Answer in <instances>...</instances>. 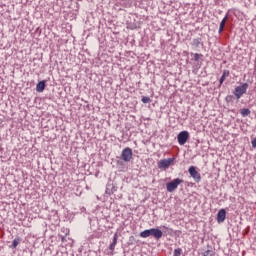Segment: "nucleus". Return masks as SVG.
<instances>
[{
    "label": "nucleus",
    "mask_w": 256,
    "mask_h": 256,
    "mask_svg": "<svg viewBox=\"0 0 256 256\" xmlns=\"http://www.w3.org/2000/svg\"><path fill=\"white\" fill-rule=\"evenodd\" d=\"M140 237H142V239H147V237H154V239L159 241V239L163 237V231H161L159 228L147 229L140 233Z\"/></svg>",
    "instance_id": "1"
},
{
    "label": "nucleus",
    "mask_w": 256,
    "mask_h": 256,
    "mask_svg": "<svg viewBox=\"0 0 256 256\" xmlns=\"http://www.w3.org/2000/svg\"><path fill=\"white\" fill-rule=\"evenodd\" d=\"M119 159H121V161H124V163H129L133 159V149H131L130 147L124 148L121 152Z\"/></svg>",
    "instance_id": "2"
},
{
    "label": "nucleus",
    "mask_w": 256,
    "mask_h": 256,
    "mask_svg": "<svg viewBox=\"0 0 256 256\" xmlns=\"http://www.w3.org/2000/svg\"><path fill=\"white\" fill-rule=\"evenodd\" d=\"M181 183H184V180L180 178H175L171 182L166 183V189L168 193H173V191H175L177 187L181 185Z\"/></svg>",
    "instance_id": "3"
},
{
    "label": "nucleus",
    "mask_w": 256,
    "mask_h": 256,
    "mask_svg": "<svg viewBox=\"0 0 256 256\" xmlns=\"http://www.w3.org/2000/svg\"><path fill=\"white\" fill-rule=\"evenodd\" d=\"M247 89H249V84L244 83L241 86H237L234 90V95L237 99H241L245 93H247Z\"/></svg>",
    "instance_id": "4"
},
{
    "label": "nucleus",
    "mask_w": 256,
    "mask_h": 256,
    "mask_svg": "<svg viewBox=\"0 0 256 256\" xmlns=\"http://www.w3.org/2000/svg\"><path fill=\"white\" fill-rule=\"evenodd\" d=\"M188 173L194 179L195 183H201V173L197 171V167L190 166L188 168Z\"/></svg>",
    "instance_id": "5"
},
{
    "label": "nucleus",
    "mask_w": 256,
    "mask_h": 256,
    "mask_svg": "<svg viewBox=\"0 0 256 256\" xmlns=\"http://www.w3.org/2000/svg\"><path fill=\"white\" fill-rule=\"evenodd\" d=\"M175 163V158L162 159L158 162V169H169Z\"/></svg>",
    "instance_id": "6"
},
{
    "label": "nucleus",
    "mask_w": 256,
    "mask_h": 256,
    "mask_svg": "<svg viewBox=\"0 0 256 256\" xmlns=\"http://www.w3.org/2000/svg\"><path fill=\"white\" fill-rule=\"evenodd\" d=\"M177 141H178L179 145H185V143H187V141H189V132L181 131L177 135Z\"/></svg>",
    "instance_id": "7"
},
{
    "label": "nucleus",
    "mask_w": 256,
    "mask_h": 256,
    "mask_svg": "<svg viewBox=\"0 0 256 256\" xmlns=\"http://www.w3.org/2000/svg\"><path fill=\"white\" fill-rule=\"evenodd\" d=\"M217 223H225V219H227V210L224 208L220 209L216 216Z\"/></svg>",
    "instance_id": "8"
},
{
    "label": "nucleus",
    "mask_w": 256,
    "mask_h": 256,
    "mask_svg": "<svg viewBox=\"0 0 256 256\" xmlns=\"http://www.w3.org/2000/svg\"><path fill=\"white\" fill-rule=\"evenodd\" d=\"M45 87H47V81L46 80L39 81L36 85V91L38 93H43V91H45Z\"/></svg>",
    "instance_id": "9"
},
{
    "label": "nucleus",
    "mask_w": 256,
    "mask_h": 256,
    "mask_svg": "<svg viewBox=\"0 0 256 256\" xmlns=\"http://www.w3.org/2000/svg\"><path fill=\"white\" fill-rule=\"evenodd\" d=\"M228 19H229V14H226V16L220 22V26H219V30H218L219 35H221V33H223V31L225 29V24L227 23Z\"/></svg>",
    "instance_id": "10"
},
{
    "label": "nucleus",
    "mask_w": 256,
    "mask_h": 256,
    "mask_svg": "<svg viewBox=\"0 0 256 256\" xmlns=\"http://www.w3.org/2000/svg\"><path fill=\"white\" fill-rule=\"evenodd\" d=\"M229 75H230L229 70L223 71V74L219 79V87H221L223 83H225V80L227 79V77H229Z\"/></svg>",
    "instance_id": "11"
},
{
    "label": "nucleus",
    "mask_w": 256,
    "mask_h": 256,
    "mask_svg": "<svg viewBox=\"0 0 256 256\" xmlns=\"http://www.w3.org/2000/svg\"><path fill=\"white\" fill-rule=\"evenodd\" d=\"M119 239V235L117 233L114 234L112 243L109 246L110 251H115V245H117V240Z\"/></svg>",
    "instance_id": "12"
},
{
    "label": "nucleus",
    "mask_w": 256,
    "mask_h": 256,
    "mask_svg": "<svg viewBox=\"0 0 256 256\" xmlns=\"http://www.w3.org/2000/svg\"><path fill=\"white\" fill-rule=\"evenodd\" d=\"M240 113L242 117H249V115H251V110H249V108H243L240 110Z\"/></svg>",
    "instance_id": "13"
},
{
    "label": "nucleus",
    "mask_w": 256,
    "mask_h": 256,
    "mask_svg": "<svg viewBox=\"0 0 256 256\" xmlns=\"http://www.w3.org/2000/svg\"><path fill=\"white\" fill-rule=\"evenodd\" d=\"M21 243V238H15L12 242L11 248L12 249H17V246Z\"/></svg>",
    "instance_id": "14"
},
{
    "label": "nucleus",
    "mask_w": 256,
    "mask_h": 256,
    "mask_svg": "<svg viewBox=\"0 0 256 256\" xmlns=\"http://www.w3.org/2000/svg\"><path fill=\"white\" fill-rule=\"evenodd\" d=\"M201 45V38L193 39L192 46L193 47H199Z\"/></svg>",
    "instance_id": "15"
},
{
    "label": "nucleus",
    "mask_w": 256,
    "mask_h": 256,
    "mask_svg": "<svg viewBox=\"0 0 256 256\" xmlns=\"http://www.w3.org/2000/svg\"><path fill=\"white\" fill-rule=\"evenodd\" d=\"M106 195H113V188H111V184L106 186Z\"/></svg>",
    "instance_id": "16"
},
{
    "label": "nucleus",
    "mask_w": 256,
    "mask_h": 256,
    "mask_svg": "<svg viewBox=\"0 0 256 256\" xmlns=\"http://www.w3.org/2000/svg\"><path fill=\"white\" fill-rule=\"evenodd\" d=\"M183 255V249L177 248L174 250V255L173 256H181Z\"/></svg>",
    "instance_id": "17"
},
{
    "label": "nucleus",
    "mask_w": 256,
    "mask_h": 256,
    "mask_svg": "<svg viewBox=\"0 0 256 256\" xmlns=\"http://www.w3.org/2000/svg\"><path fill=\"white\" fill-rule=\"evenodd\" d=\"M203 256H215V251L206 250L205 252H203Z\"/></svg>",
    "instance_id": "18"
},
{
    "label": "nucleus",
    "mask_w": 256,
    "mask_h": 256,
    "mask_svg": "<svg viewBox=\"0 0 256 256\" xmlns=\"http://www.w3.org/2000/svg\"><path fill=\"white\" fill-rule=\"evenodd\" d=\"M142 103H151V98L148 97V96H142V99H141Z\"/></svg>",
    "instance_id": "19"
},
{
    "label": "nucleus",
    "mask_w": 256,
    "mask_h": 256,
    "mask_svg": "<svg viewBox=\"0 0 256 256\" xmlns=\"http://www.w3.org/2000/svg\"><path fill=\"white\" fill-rule=\"evenodd\" d=\"M200 57H203V54L195 53L194 54V61H199Z\"/></svg>",
    "instance_id": "20"
},
{
    "label": "nucleus",
    "mask_w": 256,
    "mask_h": 256,
    "mask_svg": "<svg viewBox=\"0 0 256 256\" xmlns=\"http://www.w3.org/2000/svg\"><path fill=\"white\" fill-rule=\"evenodd\" d=\"M233 99V96L228 95L226 96L225 100L227 101V103H231V100Z\"/></svg>",
    "instance_id": "21"
},
{
    "label": "nucleus",
    "mask_w": 256,
    "mask_h": 256,
    "mask_svg": "<svg viewBox=\"0 0 256 256\" xmlns=\"http://www.w3.org/2000/svg\"><path fill=\"white\" fill-rule=\"evenodd\" d=\"M253 149H256V137L251 141Z\"/></svg>",
    "instance_id": "22"
},
{
    "label": "nucleus",
    "mask_w": 256,
    "mask_h": 256,
    "mask_svg": "<svg viewBox=\"0 0 256 256\" xmlns=\"http://www.w3.org/2000/svg\"><path fill=\"white\" fill-rule=\"evenodd\" d=\"M249 231H251V228L247 227L246 230H245V235H247V233H249Z\"/></svg>",
    "instance_id": "23"
},
{
    "label": "nucleus",
    "mask_w": 256,
    "mask_h": 256,
    "mask_svg": "<svg viewBox=\"0 0 256 256\" xmlns=\"http://www.w3.org/2000/svg\"><path fill=\"white\" fill-rule=\"evenodd\" d=\"M112 191L113 193H115V191H117V189H115V186L111 185Z\"/></svg>",
    "instance_id": "24"
},
{
    "label": "nucleus",
    "mask_w": 256,
    "mask_h": 256,
    "mask_svg": "<svg viewBox=\"0 0 256 256\" xmlns=\"http://www.w3.org/2000/svg\"><path fill=\"white\" fill-rule=\"evenodd\" d=\"M161 229H167L165 226H161Z\"/></svg>",
    "instance_id": "25"
},
{
    "label": "nucleus",
    "mask_w": 256,
    "mask_h": 256,
    "mask_svg": "<svg viewBox=\"0 0 256 256\" xmlns=\"http://www.w3.org/2000/svg\"><path fill=\"white\" fill-rule=\"evenodd\" d=\"M118 163H121V161L118 160Z\"/></svg>",
    "instance_id": "26"
}]
</instances>
